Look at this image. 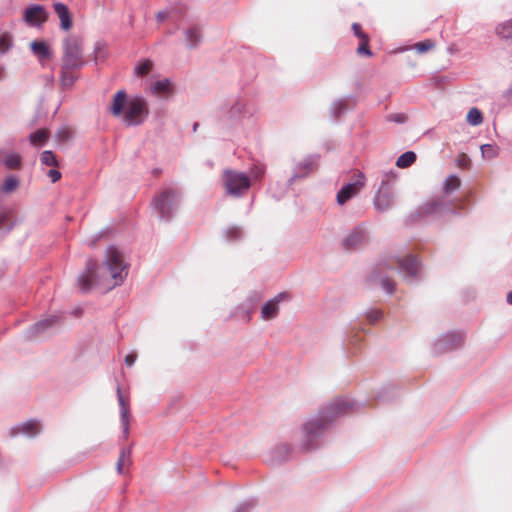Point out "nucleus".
Returning a JSON list of instances; mask_svg holds the SVG:
<instances>
[{
  "label": "nucleus",
  "instance_id": "nucleus-1",
  "mask_svg": "<svg viewBox=\"0 0 512 512\" xmlns=\"http://www.w3.org/2000/svg\"><path fill=\"white\" fill-rule=\"evenodd\" d=\"M127 275L128 266L123 255L117 248L110 246L106 250L102 265L96 266L92 259L86 261L85 270L78 277V285L83 292H88L93 287L109 291L120 286Z\"/></svg>",
  "mask_w": 512,
  "mask_h": 512
},
{
  "label": "nucleus",
  "instance_id": "nucleus-2",
  "mask_svg": "<svg viewBox=\"0 0 512 512\" xmlns=\"http://www.w3.org/2000/svg\"><path fill=\"white\" fill-rule=\"evenodd\" d=\"M361 406L360 403L338 398L324 406L318 415L307 419L301 426V446L305 450L314 449L332 422L340 416L349 414Z\"/></svg>",
  "mask_w": 512,
  "mask_h": 512
},
{
  "label": "nucleus",
  "instance_id": "nucleus-3",
  "mask_svg": "<svg viewBox=\"0 0 512 512\" xmlns=\"http://www.w3.org/2000/svg\"><path fill=\"white\" fill-rule=\"evenodd\" d=\"M396 269L402 276L403 280L408 284H413L421 279L422 264L418 258L412 254L403 257H395L385 264H379L378 267L370 274V281L378 284L387 294L394 291V282L382 272L383 267Z\"/></svg>",
  "mask_w": 512,
  "mask_h": 512
},
{
  "label": "nucleus",
  "instance_id": "nucleus-4",
  "mask_svg": "<svg viewBox=\"0 0 512 512\" xmlns=\"http://www.w3.org/2000/svg\"><path fill=\"white\" fill-rule=\"evenodd\" d=\"M109 111L113 116L121 117L126 126L142 124L149 114L147 101L141 96L128 100L125 90H119L114 95Z\"/></svg>",
  "mask_w": 512,
  "mask_h": 512
},
{
  "label": "nucleus",
  "instance_id": "nucleus-5",
  "mask_svg": "<svg viewBox=\"0 0 512 512\" xmlns=\"http://www.w3.org/2000/svg\"><path fill=\"white\" fill-rule=\"evenodd\" d=\"M447 214L459 215V212L453 207V201L447 200L444 196H437L420 204L411 214V219L426 222L438 220Z\"/></svg>",
  "mask_w": 512,
  "mask_h": 512
},
{
  "label": "nucleus",
  "instance_id": "nucleus-6",
  "mask_svg": "<svg viewBox=\"0 0 512 512\" xmlns=\"http://www.w3.org/2000/svg\"><path fill=\"white\" fill-rule=\"evenodd\" d=\"M181 192L174 187H166L157 194L152 202L153 213L162 221L169 222L179 209Z\"/></svg>",
  "mask_w": 512,
  "mask_h": 512
},
{
  "label": "nucleus",
  "instance_id": "nucleus-7",
  "mask_svg": "<svg viewBox=\"0 0 512 512\" xmlns=\"http://www.w3.org/2000/svg\"><path fill=\"white\" fill-rule=\"evenodd\" d=\"M396 181L397 175L394 171L383 175L373 200L376 210L386 212L395 205L397 198Z\"/></svg>",
  "mask_w": 512,
  "mask_h": 512
},
{
  "label": "nucleus",
  "instance_id": "nucleus-8",
  "mask_svg": "<svg viewBox=\"0 0 512 512\" xmlns=\"http://www.w3.org/2000/svg\"><path fill=\"white\" fill-rule=\"evenodd\" d=\"M223 183L227 194L233 197L243 196L251 187V180L246 173L231 169L224 170Z\"/></svg>",
  "mask_w": 512,
  "mask_h": 512
},
{
  "label": "nucleus",
  "instance_id": "nucleus-9",
  "mask_svg": "<svg viewBox=\"0 0 512 512\" xmlns=\"http://www.w3.org/2000/svg\"><path fill=\"white\" fill-rule=\"evenodd\" d=\"M84 64L82 48L79 41L76 38H66L62 57V66H64V69H80Z\"/></svg>",
  "mask_w": 512,
  "mask_h": 512
},
{
  "label": "nucleus",
  "instance_id": "nucleus-10",
  "mask_svg": "<svg viewBox=\"0 0 512 512\" xmlns=\"http://www.w3.org/2000/svg\"><path fill=\"white\" fill-rule=\"evenodd\" d=\"M464 334L462 332H447L440 335L432 345L434 354H443L453 351L462 346Z\"/></svg>",
  "mask_w": 512,
  "mask_h": 512
},
{
  "label": "nucleus",
  "instance_id": "nucleus-11",
  "mask_svg": "<svg viewBox=\"0 0 512 512\" xmlns=\"http://www.w3.org/2000/svg\"><path fill=\"white\" fill-rule=\"evenodd\" d=\"M365 176L363 173H358L353 182L344 184L338 191L336 200L339 205H344L351 198L356 196L361 189L365 186Z\"/></svg>",
  "mask_w": 512,
  "mask_h": 512
},
{
  "label": "nucleus",
  "instance_id": "nucleus-12",
  "mask_svg": "<svg viewBox=\"0 0 512 512\" xmlns=\"http://www.w3.org/2000/svg\"><path fill=\"white\" fill-rule=\"evenodd\" d=\"M48 14L41 5H30L25 9L24 21L31 27H41L47 20Z\"/></svg>",
  "mask_w": 512,
  "mask_h": 512
},
{
  "label": "nucleus",
  "instance_id": "nucleus-13",
  "mask_svg": "<svg viewBox=\"0 0 512 512\" xmlns=\"http://www.w3.org/2000/svg\"><path fill=\"white\" fill-rule=\"evenodd\" d=\"M368 239L365 228L358 226L349 231L342 240V246L347 249H357L366 243Z\"/></svg>",
  "mask_w": 512,
  "mask_h": 512
},
{
  "label": "nucleus",
  "instance_id": "nucleus-14",
  "mask_svg": "<svg viewBox=\"0 0 512 512\" xmlns=\"http://www.w3.org/2000/svg\"><path fill=\"white\" fill-rule=\"evenodd\" d=\"M316 157L309 155L297 162L294 166L293 174L288 180V184L292 185L296 180L306 177L314 168Z\"/></svg>",
  "mask_w": 512,
  "mask_h": 512
},
{
  "label": "nucleus",
  "instance_id": "nucleus-15",
  "mask_svg": "<svg viewBox=\"0 0 512 512\" xmlns=\"http://www.w3.org/2000/svg\"><path fill=\"white\" fill-rule=\"evenodd\" d=\"M0 164L6 170L20 171L23 168V157L16 151L0 149Z\"/></svg>",
  "mask_w": 512,
  "mask_h": 512
},
{
  "label": "nucleus",
  "instance_id": "nucleus-16",
  "mask_svg": "<svg viewBox=\"0 0 512 512\" xmlns=\"http://www.w3.org/2000/svg\"><path fill=\"white\" fill-rule=\"evenodd\" d=\"M41 431V424L39 421L31 419L19 425L13 426L10 429V436L14 437L23 434L27 437H35Z\"/></svg>",
  "mask_w": 512,
  "mask_h": 512
},
{
  "label": "nucleus",
  "instance_id": "nucleus-17",
  "mask_svg": "<svg viewBox=\"0 0 512 512\" xmlns=\"http://www.w3.org/2000/svg\"><path fill=\"white\" fill-rule=\"evenodd\" d=\"M291 453V445L285 442L277 443L269 451V461L273 464H280L287 461L290 458Z\"/></svg>",
  "mask_w": 512,
  "mask_h": 512
},
{
  "label": "nucleus",
  "instance_id": "nucleus-18",
  "mask_svg": "<svg viewBox=\"0 0 512 512\" xmlns=\"http://www.w3.org/2000/svg\"><path fill=\"white\" fill-rule=\"evenodd\" d=\"M248 104L244 98L233 99L227 107V115L232 120H238L248 114Z\"/></svg>",
  "mask_w": 512,
  "mask_h": 512
},
{
  "label": "nucleus",
  "instance_id": "nucleus-19",
  "mask_svg": "<svg viewBox=\"0 0 512 512\" xmlns=\"http://www.w3.org/2000/svg\"><path fill=\"white\" fill-rule=\"evenodd\" d=\"M117 398L120 406V421L122 425V432L125 438L129 435V405L122 395L120 386L117 387Z\"/></svg>",
  "mask_w": 512,
  "mask_h": 512
},
{
  "label": "nucleus",
  "instance_id": "nucleus-20",
  "mask_svg": "<svg viewBox=\"0 0 512 512\" xmlns=\"http://www.w3.org/2000/svg\"><path fill=\"white\" fill-rule=\"evenodd\" d=\"M285 297L284 293H280L274 298L267 301L261 308V317L263 320H271L278 315L280 301Z\"/></svg>",
  "mask_w": 512,
  "mask_h": 512
},
{
  "label": "nucleus",
  "instance_id": "nucleus-21",
  "mask_svg": "<svg viewBox=\"0 0 512 512\" xmlns=\"http://www.w3.org/2000/svg\"><path fill=\"white\" fill-rule=\"evenodd\" d=\"M54 11L60 20L61 29L68 31L72 28L73 22L67 5L61 2H55L53 4Z\"/></svg>",
  "mask_w": 512,
  "mask_h": 512
},
{
  "label": "nucleus",
  "instance_id": "nucleus-22",
  "mask_svg": "<svg viewBox=\"0 0 512 512\" xmlns=\"http://www.w3.org/2000/svg\"><path fill=\"white\" fill-rule=\"evenodd\" d=\"M57 322H58L57 316H52V317H49L42 321H39L28 329L27 337L33 338V337L47 331L48 329L54 327Z\"/></svg>",
  "mask_w": 512,
  "mask_h": 512
},
{
  "label": "nucleus",
  "instance_id": "nucleus-23",
  "mask_svg": "<svg viewBox=\"0 0 512 512\" xmlns=\"http://www.w3.org/2000/svg\"><path fill=\"white\" fill-rule=\"evenodd\" d=\"M186 46L190 49L197 47L201 40L202 34L197 26H191L184 31Z\"/></svg>",
  "mask_w": 512,
  "mask_h": 512
},
{
  "label": "nucleus",
  "instance_id": "nucleus-24",
  "mask_svg": "<svg viewBox=\"0 0 512 512\" xmlns=\"http://www.w3.org/2000/svg\"><path fill=\"white\" fill-rule=\"evenodd\" d=\"M12 211L8 208L0 207V233L7 234L10 232L15 222L12 220Z\"/></svg>",
  "mask_w": 512,
  "mask_h": 512
},
{
  "label": "nucleus",
  "instance_id": "nucleus-25",
  "mask_svg": "<svg viewBox=\"0 0 512 512\" xmlns=\"http://www.w3.org/2000/svg\"><path fill=\"white\" fill-rule=\"evenodd\" d=\"M30 48L33 54L39 59H48L51 57V50L49 45L44 41H33L30 43Z\"/></svg>",
  "mask_w": 512,
  "mask_h": 512
},
{
  "label": "nucleus",
  "instance_id": "nucleus-26",
  "mask_svg": "<svg viewBox=\"0 0 512 512\" xmlns=\"http://www.w3.org/2000/svg\"><path fill=\"white\" fill-rule=\"evenodd\" d=\"M150 91L157 97H166L171 91V82L167 78L156 81L151 85Z\"/></svg>",
  "mask_w": 512,
  "mask_h": 512
},
{
  "label": "nucleus",
  "instance_id": "nucleus-27",
  "mask_svg": "<svg viewBox=\"0 0 512 512\" xmlns=\"http://www.w3.org/2000/svg\"><path fill=\"white\" fill-rule=\"evenodd\" d=\"M20 186V179L15 174H8L3 179L1 185V192L4 194H11L15 192Z\"/></svg>",
  "mask_w": 512,
  "mask_h": 512
},
{
  "label": "nucleus",
  "instance_id": "nucleus-28",
  "mask_svg": "<svg viewBox=\"0 0 512 512\" xmlns=\"http://www.w3.org/2000/svg\"><path fill=\"white\" fill-rule=\"evenodd\" d=\"M461 186L460 178L455 175H449L442 183V191L445 196H448L458 190Z\"/></svg>",
  "mask_w": 512,
  "mask_h": 512
},
{
  "label": "nucleus",
  "instance_id": "nucleus-29",
  "mask_svg": "<svg viewBox=\"0 0 512 512\" xmlns=\"http://www.w3.org/2000/svg\"><path fill=\"white\" fill-rule=\"evenodd\" d=\"M131 464V449L123 448L120 451L119 458L116 464V469L119 474H123V467Z\"/></svg>",
  "mask_w": 512,
  "mask_h": 512
},
{
  "label": "nucleus",
  "instance_id": "nucleus-30",
  "mask_svg": "<svg viewBox=\"0 0 512 512\" xmlns=\"http://www.w3.org/2000/svg\"><path fill=\"white\" fill-rule=\"evenodd\" d=\"M496 34L503 39H512V19L497 25Z\"/></svg>",
  "mask_w": 512,
  "mask_h": 512
},
{
  "label": "nucleus",
  "instance_id": "nucleus-31",
  "mask_svg": "<svg viewBox=\"0 0 512 512\" xmlns=\"http://www.w3.org/2000/svg\"><path fill=\"white\" fill-rule=\"evenodd\" d=\"M416 161V154L413 151H407L401 154L397 161L396 166L399 168H407Z\"/></svg>",
  "mask_w": 512,
  "mask_h": 512
},
{
  "label": "nucleus",
  "instance_id": "nucleus-32",
  "mask_svg": "<svg viewBox=\"0 0 512 512\" xmlns=\"http://www.w3.org/2000/svg\"><path fill=\"white\" fill-rule=\"evenodd\" d=\"M226 241H237L243 237V230L238 226H231L223 231Z\"/></svg>",
  "mask_w": 512,
  "mask_h": 512
},
{
  "label": "nucleus",
  "instance_id": "nucleus-33",
  "mask_svg": "<svg viewBox=\"0 0 512 512\" xmlns=\"http://www.w3.org/2000/svg\"><path fill=\"white\" fill-rule=\"evenodd\" d=\"M153 65V61L145 59L135 66L134 72L137 76H145L152 70Z\"/></svg>",
  "mask_w": 512,
  "mask_h": 512
},
{
  "label": "nucleus",
  "instance_id": "nucleus-34",
  "mask_svg": "<svg viewBox=\"0 0 512 512\" xmlns=\"http://www.w3.org/2000/svg\"><path fill=\"white\" fill-rule=\"evenodd\" d=\"M347 110L346 99L335 100L331 107L330 112L334 118H338L342 113Z\"/></svg>",
  "mask_w": 512,
  "mask_h": 512
},
{
  "label": "nucleus",
  "instance_id": "nucleus-35",
  "mask_svg": "<svg viewBox=\"0 0 512 512\" xmlns=\"http://www.w3.org/2000/svg\"><path fill=\"white\" fill-rule=\"evenodd\" d=\"M48 139V133L45 130H37L30 134L29 140L33 145H43Z\"/></svg>",
  "mask_w": 512,
  "mask_h": 512
},
{
  "label": "nucleus",
  "instance_id": "nucleus-36",
  "mask_svg": "<svg viewBox=\"0 0 512 512\" xmlns=\"http://www.w3.org/2000/svg\"><path fill=\"white\" fill-rule=\"evenodd\" d=\"M13 45L12 36L7 33L0 34V54L7 53Z\"/></svg>",
  "mask_w": 512,
  "mask_h": 512
},
{
  "label": "nucleus",
  "instance_id": "nucleus-37",
  "mask_svg": "<svg viewBox=\"0 0 512 512\" xmlns=\"http://www.w3.org/2000/svg\"><path fill=\"white\" fill-rule=\"evenodd\" d=\"M74 69H64V66H61V75L60 80L63 86H72L76 80V77L72 74Z\"/></svg>",
  "mask_w": 512,
  "mask_h": 512
},
{
  "label": "nucleus",
  "instance_id": "nucleus-38",
  "mask_svg": "<svg viewBox=\"0 0 512 512\" xmlns=\"http://www.w3.org/2000/svg\"><path fill=\"white\" fill-rule=\"evenodd\" d=\"M467 122L472 126H477L483 122L482 113L477 108H471L467 114Z\"/></svg>",
  "mask_w": 512,
  "mask_h": 512
},
{
  "label": "nucleus",
  "instance_id": "nucleus-39",
  "mask_svg": "<svg viewBox=\"0 0 512 512\" xmlns=\"http://www.w3.org/2000/svg\"><path fill=\"white\" fill-rule=\"evenodd\" d=\"M480 149L484 158L492 159L497 157L499 154V148L492 144H483Z\"/></svg>",
  "mask_w": 512,
  "mask_h": 512
},
{
  "label": "nucleus",
  "instance_id": "nucleus-40",
  "mask_svg": "<svg viewBox=\"0 0 512 512\" xmlns=\"http://www.w3.org/2000/svg\"><path fill=\"white\" fill-rule=\"evenodd\" d=\"M40 160H41L42 164H44L46 166H57L58 165L56 155L50 150L43 151L41 153Z\"/></svg>",
  "mask_w": 512,
  "mask_h": 512
},
{
  "label": "nucleus",
  "instance_id": "nucleus-41",
  "mask_svg": "<svg viewBox=\"0 0 512 512\" xmlns=\"http://www.w3.org/2000/svg\"><path fill=\"white\" fill-rule=\"evenodd\" d=\"M265 166L262 164H255L250 168V180L253 179L255 181H259L263 178L265 174Z\"/></svg>",
  "mask_w": 512,
  "mask_h": 512
},
{
  "label": "nucleus",
  "instance_id": "nucleus-42",
  "mask_svg": "<svg viewBox=\"0 0 512 512\" xmlns=\"http://www.w3.org/2000/svg\"><path fill=\"white\" fill-rule=\"evenodd\" d=\"M434 47V43L431 40H424L414 44V49L418 53H425L430 51Z\"/></svg>",
  "mask_w": 512,
  "mask_h": 512
},
{
  "label": "nucleus",
  "instance_id": "nucleus-43",
  "mask_svg": "<svg viewBox=\"0 0 512 512\" xmlns=\"http://www.w3.org/2000/svg\"><path fill=\"white\" fill-rule=\"evenodd\" d=\"M367 320L374 324L382 318V311L379 309H370L365 313Z\"/></svg>",
  "mask_w": 512,
  "mask_h": 512
},
{
  "label": "nucleus",
  "instance_id": "nucleus-44",
  "mask_svg": "<svg viewBox=\"0 0 512 512\" xmlns=\"http://www.w3.org/2000/svg\"><path fill=\"white\" fill-rule=\"evenodd\" d=\"M387 120L389 122H394L398 124H404L407 122L408 117L404 113H393L387 116Z\"/></svg>",
  "mask_w": 512,
  "mask_h": 512
},
{
  "label": "nucleus",
  "instance_id": "nucleus-45",
  "mask_svg": "<svg viewBox=\"0 0 512 512\" xmlns=\"http://www.w3.org/2000/svg\"><path fill=\"white\" fill-rule=\"evenodd\" d=\"M106 233V230L98 231L91 236H89L86 240V243L88 246L93 247L96 245V243L104 236Z\"/></svg>",
  "mask_w": 512,
  "mask_h": 512
},
{
  "label": "nucleus",
  "instance_id": "nucleus-46",
  "mask_svg": "<svg viewBox=\"0 0 512 512\" xmlns=\"http://www.w3.org/2000/svg\"><path fill=\"white\" fill-rule=\"evenodd\" d=\"M254 505L253 500L244 501L240 503L233 512H250Z\"/></svg>",
  "mask_w": 512,
  "mask_h": 512
},
{
  "label": "nucleus",
  "instance_id": "nucleus-47",
  "mask_svg": "<svg viewBox=\"0 0 512 512\" xmlns=\"http://www.w3.org/2000/svg\"><path fill=\"white\" fill-rule=\"evenodd\" d=\"M357 53L359 55H365V56H370L372 54L368 47V37L362 39L361 44L357 48Z\"/></svg>",
  "mask_w": 512,
  "mask_h": 512
},
{
  "label": "nucleus",
  "instance_id": "nucleus-48",
  "mask_svg": "<svg viewBox=\"0 0 512 512\" xmlns=\"http://www.w3.org/2000/svg\"><path fill=\"white\" fill-rule=\"evenodd\" d=\"M352 30L354 32V35L360 38L361 40L367 37V35L362 32L361 25L358 23L352 24Z\"/></svg>",
  "mask_w": 512,
  "mask_h": 512
},
{
  "label": "nucleus",
  "instance_id": "nucleus-49",
  "mask_svg": "<svg viewBox=\"0 0 512 512\" xmlns=\"http://www.w3.org/2000/svg\"><path fill=\"white\" fill-rule=\"evenodd\" d=\"M136 359L137 353L133 351L126 355L124 361L127 366L131 367L135 363Z\"/></svg>",
  "mask_w": 512,
  "mask_h": 512
},
{
  "label": "nucleus",
  "instance_id": "nucleus-50",
  "mask_svg": "<svg viewBox=\"0 0 512 512\" xmlns=\"http://www.w3.org/2000/svg\"><path fill=\"white\" fill-rule=\"evenodd\" d=\"M48 176L51 178V181L54 183L61 178V173L58 170L51 169L48 172Z\"/></svg>",
  "mask_w": 512,
  "mask_h": 512
},
{
  "label": "nucleus",
  "instance_id": "nucleus-51",
  "mask_svg": "<svg viewBox=\"0 0 512 512\" xmlns=\"http://www.w3.org/2000/svg\"><path fill=\"white\" fill-rule=\"evenodd\" d=\"M502 97L506 100L512 99V80H511V83L509 84L508 88L505 91H503Z\"/></svg>",
  "mask_w": 512,
  "mask_h": 512
},
{
  "label": "nucleus",
  "instance_id": "nucleus-52",
  "mask_svg": "<svg viewBox=\"0 0 512 512\" xmlns=\"http://www.w3.org/2000/svg\"><path fill=\"white\" fill-rule=\"evenodd\" d=\"M168 17H169V12H167V11H160L156 15V19H157L158 22H163Z\"/></svg>",
  "mask_w": 512,
  "mask_h": 512
},
{
  "label": "nucleus",
  "instance_id": "nucleus-53",
  "mask_svg": "<svg viewBox=\"0 0 512 512\" xmlns=\"http://www.w3.org/2000/svg\"><path fill=\"white\" fill-rule=\"evenodd\" d=\"M6 78V69L5 66L0 65V81Z\"/></svg>",
  "mask_w": 512,
  "mask_h": 512
},
{
  "label": "nucleus",
  "instance_id": "nucleus-54",
  "mask_svg": "<svg viewBox=\"0 0 512 512\" xmlns=\"http://www.w3.org/2000/svg\"><path fill=\"white\" fill-rule=\"evenodd\" d=\"M62 134H63V136H62L63 139H67L68 138V135H67L68 132L66 130H61V131L58 132L59 136H61Z\"/></svg>",
  "mask_w": 512,
  "mask_h": 512
},
{
  "label": "nucleus",
  "instance_id": "nucleus-55",
  "mask_svg": "<svg viewBox=\"0 0 512 512\" xmlns=\"http://www.w3.org/2000/svg\"><path fill=\"white\" fill-rule=\"evenodd\" d=\"M507 303L512 305V291H510L508 294H507Z\"/></svg>",
  "mask_w": 512,
  "mask_h": 512
},
{
  "label": "nucleus",
  "instance_id": "nucleus-56",
  "mask_svg": "<svg viewBox=\"0 0 512 512\" xmlns=\"http://www.w3.org/2000/svg\"><path fill=\"white\" fill-rule=\"evenodd\" d=\"M99 50H100V44L98 43V44L96 45V47H95V51H96V60L98 59V55H97V53H98V51H99Z\"/></svg>",
  "mask_w": 512,
  "mask_h": 512
},
{
  "label": "nucleus",
  "instance_id": "nucleus-57",
  "mask_svg": "<svg viewBox=\"0 0 512 512\" xmlns=\"http://www.w3.org/2000/svg\"><path fill=\"white\" fill-rule=\"evenodd\" d=\"M347 342H348V344H352L354 342V338L348 337Z\"/></svg>",
  "mask_w": 512,
  "mask_h": 512
},
{
  "label": "nucleus",
  "instance_id": "nucleus-58",
  "mask_svg": "<svg viewBox=\"0 0 512 512\" xmlns=\"http://www.w3.org/2000/svg\"><path fill=\"white\" fill-rule=\"evenodd\" d=\"M198 127V123H195L194 126H193V130L195 131Z\"/></svg>",
  "mask_w": 512,
  "mask_h": 512
},
{
  "label": "nucleus",
  "instance_id": "nucleus-59",
  "mask_svg": "<svg viewBox=\"0 0 512 512\" xmlns=\"http://www.w3.org/2000/svg\"><path fill=\"white\" fill-rule=\"evenodd\" d=\"M376 398H377V399H381V398H383V396H382V395H380V394H377V395H376Z\"/></svg>",
  "mask_w": 512,
  "mask_h": 512
}]
</instances>
